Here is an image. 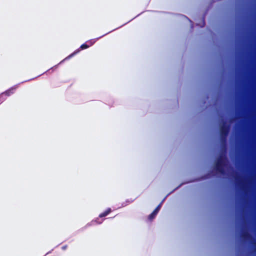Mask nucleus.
<instances>
[{
    "mask_svg": "<svg viewBox=\"0 0 256 256\" xmlns=\"http://www.w3.org/2000/svg\"><path fill=\"white\" fill-rule=\"evenodd\" d=\"M226 160V156L220 155L217 158L215 163V169L218 172L221 174H224L225 172L224 166L225 162Z\"/></svg>",
    "mask_w": 256,
    "mask_h": 256,
    "instance_id": "1",
    "label": "nucleus"
},
{
    "mask_svg": "<svg viewBox=\"0 0 256 256\" xmlns=\"http://www.w3.org/2000/svg\"><path fill=\"white\" fill-rule=\"evenodd\" d=\"M230 130L229 126L227 124L226 122H224L220 128V136H228Z\"/></svg>",
    "mask_w": 256,
    "mask_h": 256,
    "instance_id": "2",
    "label": "nucleus"
},
{
    "mask_svg": "<svg viewBox=\"0 0 256 256\" xmlns=\"http://www.w3.org/2000/svg\"><path fill=\"white\" fill-rule=\"evenodd\" d=\"M161 208V204H159L154 210L149 215L148 218L150 220H152L158 213Z\"/></svg>",
    "mask_w": 256,
    "mask_h": 256,
    "instance_id": "3",
    "label": "nucleus"
},
{
    "mask_svg": "<svg viewBox=\"0 0 256 256\" xmlns=\"http://www.w3.org/2000/svg\"><path fill=\"white\" fill-rule=\"evenodd\" d=\"M14 88H12L2 93V94H4V95H5L6 96H10L14 93Z\"/></svg>",
    "mask_w": 256,
    "mask_h": 256,
    "instance_id": "4",
    "label": "nucleus"
},
{
    "mask_svg": "<svg viewBox=\"0 0 256 256\" xmlns=\"http://www.w3.org/2000/svg\"><path fill=\"white\" fill-rule=\"evenodd\" d=\"M112 212L110 208H108L106 211L101 213L99 215L100 218H103L108 216Z\"/></svg>",
    "mask_w": 256,
    "mask_h": 256,
    "instance_id": "5",
    "label": "nucleus"
},
{
    "mask_svg": "<svg viewBox=\"0 0 256 256\" xmlns=\"http://www.w3.org/2000/svg\"><path fill=\"white\" fill-rule=\"evenodd\" d=\"M242 237L243 239L246 240L250 237V235L248 232H244L242 234Z\"/></svg>",
    "mask_w": 256,
    "mask_h": 256,
    "instance_id": "6",
    "label": "nucleus"
},
{
    "mask_svg": "<svg viewBox=\"0 0 256 256\" xmlns=\"http://www.w3.org/2000/svg\"><path fill=\"white\" fill-rule=\"evenodd\" d=\"M220 137L222 143L224 146H226L227 136H220Z\"/></svg>",
    "mask_w": 256,
    "mask_h": 256,
    "instance_id": "7",
    "label": "nucleus"
},
{
    "mask_svg": "<svg viewBox=\"0 0 256 256\" xmlns=\"http://www.w3.org/2000/svg\"><path fill=\"white\" fill-rule=\"evenodd\" d=\"M95 42L96 40H89L86 41V43L88 46L90 47L92 46Z\"/></svg>",
    "mask_w": 256,
    "mask_h": 256,
    "instance_id": "8",
    "label": "nucleus"
},
{
    "mask_svg": "<svg viewBox=\"0 0 256 256\" xmlns=\"http://www.w3.org/2000/svg\"><path fill=\"white\" fill-rule=\"evenodd\" d=\"M80 52V50L78 49L76 50H75L74 52H72V54H71L70 55H69L66 58V59H68V58H72V56H74V55H76V54H77L78 52Z\"/></svg>",
    "mask_w": 256,
    "mask_h": 256,
    "instance_id": "9",
    "label": "nucleus"
},
{
    "mask_svg": "<svg viewBox=\"0 0 256 256\" xmlns=\"http://www.w3.org/2000/svg\"><path fill=\"white\" fill-rule=\"evenodd\" d=\"M88 48H89L88 46L86 44V42L84 44H83L80 46V48L81 50H84V49Z\"/></svg>",
    "mask_w": 256,
    "mask_h": 256,
    "instance_id": "10",
    "label": "nucleus"
}]
</instances>
